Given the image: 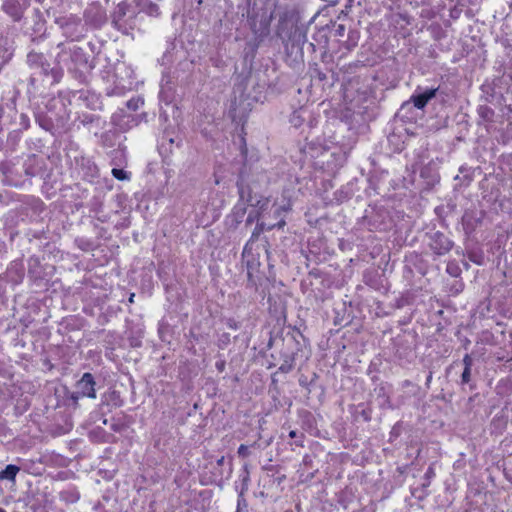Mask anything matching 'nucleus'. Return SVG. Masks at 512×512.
<instances>
[{
    "label": "nucleus",
    "mask_w": 512,
    "mask_h": 512,
    "mask_svg": "<svg viewBox=\"0 0 512 512\" xmlns=\"http://www.w3.org/2000/svg\"><path fill=\"white\" fill-rule=\"evenodd\" d=\"M243 490H241L238 494V500H237V506H238V510L243 507H246L247 506V503H246V500L244 498V495H243Z\"/></svg>",
    "instance_id": "33"
},
{
    "label": "nucleus",
    "mask_w": 512,
    "mask_h": 512,
    "mask_svg": "<svg viewBox=\"0 0 512 512\" xmlns=\"http://www.w3.org/2000/svg\"><path fill=\"white\" fill-rule=\"evenodd\" d=\"M502 384H510V390H512V384L509 380H500L498 385H497V389L499 390L500 387L502 386Z\"/></svg>",
    "instance_id": "41"
},
{
    "label": "nucleus",
    "mask_w": 512,
    "mask_h": 512,
    "mask_svg": "<svg viewBox=\"0 0 512 512\" xmlns=\"http://www.w3.org/2000/svg\"><path fill=\"white\" fill-rule=\"evenodd\" d=\"M241 143H242L241 154H242V156H246L247 148H246L245 139L243 137L241 138Z\"/></svg>",
    "instance_id": "38"
},
{
    "label": "nucleus",
    "mask_w": 512,
    "mask_h": 512,
    "mask_svg": "<svg viewBox=\"0 0 512 512\" xmlns=\"http://www.w3.org/2000/svg\"><path fill=\"white\" fill-rule=\"evenodd\" d=\"M461 385H470L471 388H473V386L470 384L471 383V369L469 368H464L462 374H461Z\"/></svg>",
    "instance_id": "26"
},
{
    "label": "nucleus",
    "mask_w": 512,
    "mask_h": 512,
    "mask_svg": "<svg viewBox=\"0 0 512 512\" xmlns=\"http://www.w3.org/2000/svg\"><path fill=\"white\" fill-rule=\"evenodd\" d=\"M111 122L121 131H126L137 124L134 116L127 114L123 109L112 115Z\"/></svg>",
    "instance_id": "14"
},
{
    "label": "nucleus",
    "mask_w": 512,
    "mask_h": 512,
    "mask_svg": "<svg viewBox=\"0 0 512 512\" xmlns=\"http://www.w3.org/2000/svg\"><path fill=\"white\" fill-rule=\"evenodd\" d=\"M237 453H238L239 457L246 458L250 454L249 447L247 445L241 444L238 447Z\"/></svg>",
    "instance_id": "30"
},
{
    "label": "nucleus",
    "mask_w": 512,
    "mask_h": 512,
    "mask_svg": "<svg viewBox=\"0 0 512 512\" xmlns=\"http://www.w3.org/2000/svg\"><path fill=\"white\" fill-rule=\"evenodd\" d=\"M425 475L427 477H430L431 475H433V469L432 468H428V470L426 471Z\"/></svg>",
    "instance_id": "43"
},
{
    "label": "nucleus",
    "mask_w": 512,
    "mask_h": 512,
    "mask_svg": "<svg viewBox=\"0 0 512 512\" xmlns=\"http://www.w3.org/2000/svg\"><path fill=\"white\" fill-rule=\"evenodd\" d=\"M36 1H37L38 3H41V2H43L44 0H36Z\"/></svg>",
    "instance_id": "53"
},
{
    "label": "nucleus",
    "mask_w": 512,
    "mask_h": 512,
    "mask_svg": "<svg viewBox=\"0 0 512 512\" xmlns=\"http://www.w3.org/2000/svg\"><path fill=\"white\" fill-rule=\"evenodd\" d=\"M19 471V466L9 464L3 470L0 471V480H9L14 482Z\"/></svg>",
    "instance_id": "20"
},
{
    "label": "nucleus",
    "mask_w": 512,
    "mask_h": 512,
    "mask_svg": "<svg viewBox=\"0 0 512 512\" xmlns=\"http://www.w3.org/2000/svg\"><path fill=\"white\" fill-rule=\"evenodd\" d=\"M102 21H103V16L101 15V16H100V19H99V21H98V23H97V24L102 23Z\"/></svg>",
    "instance_id": "48"
},
{
    "label": "nucleus",
    "mask_w": 512,
    "mask_h": 512,
    "mask_svg": "<svg viewBox=\"0 0 512 512\" xmlns=\"http://www.w3.org/2000/svg\"><path fill=\"white\" fill-rule=\"evenodd\" d=\"M242 258L246 265L248 279L253 281L259 272L260 261L258 255L253 253V247H250V244H245Z\"/></svg>",
    "instance_id": "7"
},
{
    "label": "nucleus",
    "mask_w": 512,
    "mask_h": 512,
    "mask_svg": "<svg viewBox=\"0 0 512 512\" xmlns=\"http://www.w3.org/2000/svg\"><path fill=\"white\" fill-rule=\"evenodd\" d=\"M446 272L453 277H458L461 273V269L455 261H449Z\"/></svg>",
    "instance_id": "23"
},
{
    "label": "nucleus",
    "mask_w": 512,
    "mask_h": 512,
    "mask_svg": "<svg viewBox=\"0 0 512 512\" xmlns=\"http://www.w3.org/2000/svg\"><path fill=\"white\" fill-rule=\"evenodd\" d=\"M461 15V9L457 8V7H453L452 9H450V13H449V16L453 19V20H456L460 17Z\"/></svg>",
    "instance_id": "34"
},
{
    "label": "nucleus",
    "mask_w": 512,
    "mask_h": 512,
    "mask_svg": "<svg viewBox=\"0 0 512 512\" xmlns=\"http://www.w3.org/2000/svg\"><path fill=\"white\" fill-rule=\"evenodd\" d=\"M111 173L117 180L123 181L130 179V173L120 168H113Z\"/></svg>",
    "instance_id": "25"
},
{
    "label": "nucleus",
    "mask_w": 512,
    "mask_h": 512,
    "mask_svg": "<svg viewBox=\"0 0 512 512\" xmlns=\"http://www.w3.org/2000/svg\"><path fill=\"white\" fill-rule=\"evenodd\" d=\"M242 182H243V177L241 176V182L237 183L238 191H239V195H240V201H239V203H237L235 205V207L233 208V213H232L237 223L242 221V219L246 213L245 204L242 203V201H244V198H245V189H244Z\"/></svg>",
    "instance_id": "16"
},
{
    "label": "nucleus",
    "mask_w": 512,
    "mask_h": 512,
    "mask_svg": "<svg viewBox=\"0 0 512 512\" xmlns=\"http://www.w3.org/2000/svg\"><path fill=\"white\" fill-rule=\"evenodd\" d=\"M130 344H131L132 347H140L141 346V341L138 338H132L130 340Z\"/></svg>",
    "instance_id": "39"
},
{
    "label": "nucleus",
    "mask_w": 512,
    "mask_h": 512,
    "mask_svg": "<svg viewBox=\"0 0 512 512\" xmlns=\"http://www.w3.org/2000/svg\"><path fill=\"white\" fill-rule=\"evenodd\" d=\"M230 113H231L232 118L235 119L236 118V112L234 110H231Z\"/></svg>",
    "instance_id": "45"
},
{
    "label": "nucleus",
    "mask_w": 512,
    "mask_h": 512,
    "mask_svg": "<svg viewBox=\"0 0 512 512\" xmlns=\"http://www.w3.org/2000/svg\"><path fill=\"white\" fill-rule=\"evenodd\" d=\"M298 192L303 193L302 187L298 188Z\"/></svg>",
    "instance_id": "50"
},
{
    "label": "nucleus",
    "mask_w": 512,
    "mask_h": 512,
    "mask_svg": "<svg viewBox=\"0 0 512 512\" xmlns=\"http://www.w3.org/2000/svg\"><path fill=\"white\" fill-rule=\"evenodd\" d=\"M56 49L55 66L51 70L53 79L58 81L66 69L75 79L84 82L95 67L89 55L73 41L59 43Z\"/></svg>",
    "instance_id": "1"
},
{
    "label": "nucleus",
    "mask_w": 512,
    "mask_h": 512,
    "mask_svg": "<svg viewBox=\"0 0 512 512\" xmlns=\"http://www.w3.org/2000/svg\"><path fill=\"white\" fill-rule=\"evenodd\" d=\"M27 63L31 68L39 69L43 75H51L53 67L46 61L42 53L30 52L27 55Z\"/></svg>",
    "instance_id": "13"
},
{
    "label": "nucleus",
    "mask_w": 512,
    "mask_h": 512,
    "mask_svg": "<svg viewBox=\"0 0 512 512\" xmlns=\"http://www.w3.org/2000/svg\"><path fill=\"white\" fill-rule=\"evenodd\" d=\"M429 247L438 256L447 254L453 247V242L442 232L436 231L429 236Z\"/></svg>",
    "instance_id": "6"
},
{
    "label": "nucleus",
    "mask_w": 512,
    "mask_h": 512,
    "mask_svg": "<svg viewBox=\"0 0 512 512\" xmlns=\"http://www.w3.org/2000/svg\"><path fill=\"white\" fill-rule=\"evenodd\" d=\"M146 13L150 16H158L159 15V7L154 3H149L147 8L145 9Z\"/></svg>",
    "instance_id": "28"
},
{
    "label": "nucleus",
    "mask_w": 512,
    "mask_h": 512,
    "mask_svg": "<svg viewBox=\"0 0 512 512\" xmlns=\"http://www.w3.org/2000/svg\"><path fill=\"white\" fill-rule=\"evenodd\" d=\"M92 121H93L92 116H87L86 117V122H92Z\"/></svg>",
    "instance_id": "46"
},
{
    "label": "nucleus",
    "mask_w": 512,
    "mask_h": 512,
    "mask_svg": "<svg viewBox=\"0 0 512 512\" xmlns=\"http://www.w3.org/2000/svg\"><path fill=\"white\" fill-rule=\"evenodd\" d=\"M223 462H224V457H221V458L217 461L218 465H222V464H223Z\"/></svg>",
    "instance_id": "44"
},
{
    "label": "nucleus",
    "mask_w": 512,
    "mask_h": 512,
    "mask_svg": "<svg viewBox=\"0 0 512 512\" xmlns=\"http://www.w3.org/2000/svg\"><path fill=\"white\" fill-rule=\"evenodd\" d=\"M73 97L91 110H96L101 107L100 96L90 90L82 89L80 91L74 92Z\"/></svg>",
    "instance_id": "9"
},
{
    "label": "nucleus",
    "mask_w": 512,
    "mask_h": 512,
    "mask_svg": "<svg viewBox=\"0 0 512 512\" xmlns=\"http://www.w3.org/2000/svg\"><path fill=\"white\" fill-rule=\"evenodd\" d=\"M2 9L13 21L18 22L23 17L25 7L20 4L19 0H5Z\"/></svg>",
    "instance_id": "15"
},
{
    "label": "nucleus",
    "mask_w": 512,
    "mask_h": 512,
    "mask_svg": "<svg viewBox=\"0 0 512 512\" xmlns=\"http://www.w3.org/2000/svg\"><path fill=\"white\" fill-rule=\"evenodd\" d=\"M19 276H20V277H22V276H23L22 269H20V271H19Z\"/></svg>",
    "instance_id": "49"
},
{
    "label": "nucleus",
    "mask_w": 512,
    "mask_h": 512,
    "mask_svg": "<svg viewBox=\"0 0 512 512\" xmlns=\"http://www.w3.org/2000/svg\"><path fill=\"white\" fill-rule=\"evenodd\" d=\"M462 362H463L464 368L472 369L473 359L469 354L464 355Z\"/></svg>",
    "instance_id": "31"
},
{
    "label": "nucleus",
    "mask_w": 512,
    "mask_h": 512,
    "mask_svg": "<svg viewBox=\"0 0 512 512\" xmlns=\"http://www.w3.org/2000/svg\"><path fill=\"white\" fill-rule=\"evenodd\" d=\"M20 125L24 128V129H28L29 126H30V120H29V117L26 115V114H21L20 115Z\"/></svg>",
    "instance_id": "32"
},
{
    "label": "nucleus",
    "mask_w": 512,
    "mask_h": 512,
    "mask_svg": "<svg viewBox=\"0 0 512 512\" xmlns=\"http://www.w3.org/2000/svg\"><path fill=\"white\" fill-rule=\"evenodd\" d=\"M88 170H89V176L95 177L97 175V168L94 164H91L90 161H88Z\"/></svg>",
    "instance_id": "36"
},
{
    "label": "nucleus",
    "mask_w": 512,
    "mask_h": 512,
    "mask_svg": "<svg viewBox=\"0 0 512 512\" xmlns=\"http://www.w3.org/2000/svg\"><path fill=\"white\" fill-rule=\"evenodd\" d=\"M268 223L266 222H258L256 227L254 228L252 234H251V237L250 239L247 241L246 244H250V247L253 246L254 242L259 238V236L265 231L267 230L266 229V226H267Z\"/></svg>",
    "instance_id": "21"
},
{
    "label": "nucleus",
    "mask_w": 512,
    "mask_h": 512,
    "mask_svg": "<svg viewBox=\"0 0 512 512\" xmlns=\"http://www.w3.org/2000/svg\"><path fill=\"white\" fill-rule=\"evenodd\" d=\"M174 97L175 90L173 84L171 83L170 76L163 74L160 83L159 101L161 104L168 106L173 102Z\"/></svg>",
    "instance_id": "11"
},
{
    "label": "nucleus",
    "mask_w": 512,
    "mask_h": 512,
    "mask_svg": "<svg viewBox=\"0 0 512 512\" xmlns=\"http://www.w3.org/2000/svg\"><path fill=\"white\" fill-rule=\"evenodd\" d=\"M0 512H6V510L0 507Z\"/></svg>",
    "instance_id": "51"
},
{
    "label": "nucleus",
    "mask_w": 512,
    "mask_h": 512,
    "mask_svg": "<svg viewBox=\"0 0 512 512\" xmlns=\"http://www.w3.org/2000/svg\"><path fill=\"white\" fill-rule=\"evenodd\" d=\"M225 325L232 330H238L241 327V323L237 321L235 318L229 317L224 320Z\"/></svg>",
    "instance_id": "27"
},
{
    "label": "nucleus",
    "mask_w": 512,
    "mask_h": 512,
    "mask_svg": "<svg viewBox=\"0 0 512 512\" xmlns=\"http://www.w3.org/2000/svg\"><path fill=\"white\" fill-rule=\"evenodd\" d=\"M409 384H410L409 381H405L406 386H409Z\"/></svg>",
    "instance_id": "52"
},
{
    "label": "nucleus",
    "mask_w": 512,
    "mask_h": 512,
    "mask_svg": "<svg viewBox=\"0 0 512 512\" xmlns=\"http://www.w3.org/2000/svg\"><path fill=\"white\" fill-rule=\"evenodd\" d=\"M96 398V381L95 377L89 373H84L75 384V391L71 394V399L75 402L80 398Z\"/></svg>",
    "instance_id": "5"
},
{
    "label": "nucleus",
    "mask_w": 512,
    "mask_h": 512,
    "mask_svg": "<svg viewBox=\"0 0 512 512\" xmlns=\"http://www.w3.org/2000/svg\"><path fill=\"white\" fill-rule=\"evenodd\" d=\"M360 225L369 231H385L390 228L391 221L385 210L371 209L365 211Z\"/></svg>",
    "instance_id": "4"
},
{
    "label": "nucleus",
    "mask_w": 512,
    "mask_h": 512,
    "mask_svg": "<svg viewBox=\"0 0 512 512\" xmlns=\"http://www.w3.org/2000/svg\"><path fill=\"white\" fill-rule=\"evenodd\" d=\"M231 342L230 334L229 333H222L219 335L217 340V346L219 349H225Z\"/></svg>",
    "instance_id": "24"
},
{
    "label": "nucleus",
    "mask_w": 512,
    "mask_h": 512,
    "mask_svg": "<svg viewBox=\"0 0 512 512\" xmlns=\"http://www.w3.org/2000/svg\"><path fill=\"white\" fill-rule=\"evenodd\" d=\"M179 144L180 141L175 142L174 138L164 135L159 143V152L163 157H168L169 154L173 153L174 148H180Z\"/></svg>",
    "instance_id": "17"
},
{
    "label": "nucleus",
    "mask_w": 512,
    "mask_h": 512,
    "mask_svg": "<svg viewBox=\"0 0 512 512\" xmlns=\"http://www.w3.org/2000/svg\"><path fill=\"white\" fill-rule=\"evenodd\" d=\"M247 202H249V206L257 207L256 210H251L246 218V224H252L254 221L258 220L261 212L265 211L269 206V200L262 197L256 199V197L249 195Z\"/></svg>",
    "instance_id": "12"
},
{
    "label": "nucleus",
    "mask_w": 512,
    "mask_h": 512,
    "mask_svg": "<svg viewBox=\"0 0 512 512\" xmlns=\"http://www.w3.org/2000/svg\"><path fill=\"white\" fill-rule=\"evenodd\" d=\"M438 88H423L418 86L410 100L417 109H423L428 102L436 96Z\"/></svg>",
    "instance_id": "8"
},
{
    "label": "nucleus",
    "mask_w": 512,
    "mask_h": 512,
    "mask_svg": "<svg viewBox=\"0 0 512 512\" xmlns=\"http://www.w3.org/2000/svg\"><path fill=\"white\" fill-rule=\"evenodd\" d=\"M134 296H135L134 294H131V295H130V297H129V302H130V303H133Z\"/></svg>",
    "instance_id": "47"
},
{
    "label": "nucleus",
    "mask_w": 512,
    "mask_h": 512,
    "mask_svg": "<svg viewBox=\"0 0 512 512\" xmlns=\"http://www.w3.org/2000/svg\"><path fill=\"white\" fill-rule=\"evenodd\" d=\"M226 363L224 360L217 361L215 363V367L219 372H223L225 370Z\"/></svg>",
    "instance_id": "37"
},
{
    "label": "nucleus",
    "mask_w": 512,
    "mask_h": 512,
    "mask_svg": "<svg viewBox=\"0 0 512 512\" xmlns=\"http://www.w3.org/2000/svg\"><path fill=\"white\" fill-rule=\"evenodd\" d=\"M323 158H332L333 160L330 161V159H327V160H322V164L326 163L327 166L325 167V169L328 171V173H334L336 172L340 167L343 166V164L345 163L346 159H347V154L346 152L342 151V150H338V151H335V152H331V153H328V152H325L323 153L322 155Z\"/></svg>",
    "instance_id": "10"
},
{
    "label": "nucleus",
    "mask_w": 512,
    "mask_h": 512,
    "mask_svg": "<svg viewBox=\"0 0 512 512\" xmlns=\"http://www.w3.org/2000/svg\"><path fill=\"white\" fill-rule=\"evenodd\" d=\"M289 437H290V438H295V439H297V440L295 441V444H296L297 446H300V447H302V446H303V438H304V435H303V434H301V435L298 437V433H297V431H295V430H291V431L289 432Z\"/></svg>",
    "instance_id": "29"
},
{
    "label": "nucleus",
    "mask_w": 512,
    "mask_h": 512,
    "mask_svg": "<svg viewBox=\"0 0 512 512\" xmlns=\"http://www.w3.org/2000/svg\"><path fill=\"white\" fill-rule=\"evenodd\" d=\"M144 104V100L141 97H133L126 102V106L131 111L138 110Z\"/></svg>",
    "instance_id": "22"
},
{
    "label": "nucleus",
    "mask_w": 512,
    "mask_h": 512,
    "mask_svg": "<svg viewBox=\"0 0 512 512\" xmlns=\"http://www.w3.org/2000/svg\"><path fill=\"white\" fill-rule=\"evenodd\" d=\"M311 116V112L305 108L300 107L299 109L293 111V113L290 116V123L295 127H300L307 117Z\"/></svg>",
    "instance_id": "18"
},
{
    "label": "nucleus",
    "mask_w": 512,
    "mask_h": 512,
    "mask_svg": "<svg viewBox=\"0 0 512 512\" xmlns=\"http://www.w3.org/2000/svg\"><path fill=\"white\" fill-rule=\"evenodd\" d=\"M80 499V493L74 486H69L60 492V500L69 504L76 503Z\"/></svg>",
    "instance_id": "19"
},
{
    "label": "nucleus",
    "mask_w": 512,
    "mask_h": 512,
    "mask_svg": "<svg viewBox=\"0 0 512 512\" xmlns=\"http://www.w3.org/2000/svg\"><path fill=\"white\" fill-rule=\"evenodd\" d=\"M101 76L107 83L105 90L108 96H123L138 84L133 68L124 61L108 64L101 70Z\"/></svg>",
    "instance_id": "2"
},
{
    "label": "nucleus",
    "mask_w": 512,
    "mask_h": 512,
    "mask_svg": "<svg viewBox=\"0 0 512 512\" xmlns=\"http://www.w3.org/2000/svg\"><path fill=\"white\" fill-rule=\"evenodd\" d=\"M292 360L290 362H285L284 364H282L280 367H279V370L283 373H287L289 372L291 369H292Z\"/></svg>",
    "instance_id": "35"
},
{
    "label": "nucleus",
    "mask_w": 512,
    "mask_h": 512,
    "mask_svg": "<svg viewBox=\"0 0 512 512\" xmlns=\"http://www.w3.org/2000/svg\"><path fill=\"white\" fill-rule=\"evenodd\" d=\"M295 197V191L288 187H285L283 190V200L282 203H274L272 205V218L276 220V222H268L266 229L267 231L277 229H283L286 225V215L292 208V198Z\"/></svg>",
    "instance_id": "3"
},
{
    "label": "nucleus",
    "mask_w": 512,
    "mask_h": 512,
    "mask_svg": "<svg viewBox=\"0 0 512 512\" xmlns=\"http://www.w3.org/2000/svg\"><path fill=\"white\" fill-rule=\"evenodd\" d=\"M432 377H433L432 372H429V374L427 375V378H426V382H425V385H426L428 388H429L430 383H431V381H432Z\"/></svg>",
    "instance_id": "42"
},
{
    "label": "nucleus",
    "mask_w": 512,
    "mask_h": 512,
    "mask_svg": "<svg viewBox=\"0 0 512 512\" xmlns=\"http://www.w3.org/2000/svg\"><path fill=\"white\" fill-rule=\"evenodd\" d=\"M344 31H345V27L344 25H339L336 29V34L338 36H343L344 35Z\"/></svg>",
    "instance_id": "40"
}]
</instances>
